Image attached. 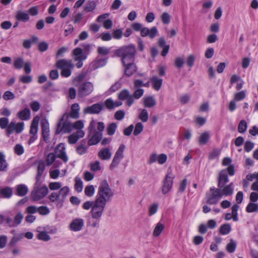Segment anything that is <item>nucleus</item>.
Wrapping results in <instances>:
<instances>
[{
  "mask_svg": "<svg viewBox=\"0 0 258 258\" xmlns=\"http://www.w3.org/2000/svg\"><path fill=\"white\" fill-rule=\"evenodd\" d=\"M160 17L164 24L167 25L169 24L170 22V16L167 12H163Z\"/></svg>",
  "mask_w": 258,
  "mask_h": 258,
  "instance_id": "57",
  "label": "nucleus"
},
{
  "mask_svg": "<svg viewBox=\"0 0 258 258\" xmlns=\"http://www.w3.org/2000/svg\"><path fill=\"white\" fill-rule=\"evenodd\" d=\"M165 228L164 224L160 222L157 223L153 231V236L158 237Z\"/></svg>",
  "mask_w": 258,
  "mask_h": 258,
  "instance_id": "35",
  "label": "nucleus"
},
{
  "mask_svg": "<svg viewBox=\"0 0 258 258\" xmlns=\"http://www.w3.org/2000/svg\"><path fill=\"white\" fill-rule=\"evenodd\" d=\"M7 167V163L4 155L0 152V171H5Z\"/></svg>",
  "mask_w": 258,
  "mask_h": 258,
  "instance_id": "54",
  "label": "nucleus"
},
{
  "mask_svg": "<svg viewBox=\"0 0 258 258\" xmlns=\"http://www.w3.org/2000/svg\"><path fill=\"white\" fill-rule=\"evenodd\" d=\"M102 109V105L100 104L96 103L85 108L83 112L85 114H96L99 113Z\"/></svg>",
  "mask_w": 258,
  "mask_h": 258,
  "instance_id": "22",
  "label": "nucleus"
},
{
  "mask_svg": "<svg viewBox=\"0 0 258 258\" xmlns=\"http://www.w3.org/2000/svg\"><path fill=\"white\" fill-rule=\"evenodd\" d=\"M136 53V48L132 44L122 46L114 51L115 55L120 58L122 64L135 62Z\"/></svg>",
  "mask_w": 258,
  "mask_h": 258,
  "instance_id": "1",
  "label": "nucleus"
},
{
  "mask_svg": "<svg viewBox=\"0 0 258 258\" xmlns=\"http://www.w3.org/2000/svg\"><path fill=\"white\" fill-rule=\"evenodd\" d=\"M37 164V174L36 176V181H41L40 178L42 176L45 169V164L43 160H40L36 162Z\"/></svg>",
  "mask_w": 258,
  "mask_h": 258,
  "instance_id": "28",
  "label": "nucleus"
},
{
  "mask_svg": "<svg viewBox=\"0 0 258 258\" xmlns=\"http://www.w3.org/2000/svg\"><path fill=\"white\" fill-rule=\"evenodd\" d=\"M124 68V74L127 76H131L137 71V67L135 62L122 64Z\"/></svg>",
  "mask_w": 258,
  "mask_h": 258,
  "instance_id": "30",
  "label": "nucleus"
},
{
  "mask_svg": "<svg viewBox=\"0 0 258 258\" xmlns=\"http://www.w3.org/2000/svg\"><path fill=\"white\" fill-rule=\"evenodd\" d=\"M29 105H30V107L31 109L34 112L38 111L39 110L40 108V104L37 101H32L30 103Z\"/></svg>",
  "mask_w": 258,
  "mask_h": 258,
  "instance_id": "64",
  "label": "nucleus"
},
{
  "mask_svg": "<svg viewBox=\"0 0 258 258\" xmlns=\"http://www.w3.org/2000/svg\"><path fill=\"white\" fill-rule=\"evenodd\" d=\"M80 106L79 104H73L71 106V110L69 115L73 118H78L79 117Z\"/></svg>",
  "mask_w": 258,
  "mask_h": 258,
  "instance_id": "37",
  "label": "nucleus"
},
{
  "mask_svg": "<svg viewBox=\"0 0 258 258\" xmlns=\"http://www.w3.org/2000/svg\"><path fill=\"white\" fill-rule=\"evenodd\" d=\"M143 104L145 107L151 108L156 104V101L154 96H147L143 99Z\"/></svg>",
  "mask_w": 258,
  "mask_h": 258,
  "instance_id": "33",
  "label": "nucleus"
},
{
  "mask_svg": "<svg viewBox=\"0 0 258 258\" xmlns=\"http://www.w3.org/2000/svg\"><path fill=\"white\" fill-rule=\"evenodd\" d=\"M218 180V186L219 188H222L229 181L226 170H222L219 172Z\"/></svg>",
  "mask_w": 258,
  "mask_h": 258,
  "instance_id": "24",
  "label": "nucleus"
},
{
  "mask_svg": "<svg viewBox=\"0 0 258 258\" xmlns=\"http://www.w3.org/2000/svg\"><path fill=\"white\" fill-rule=\"evenodd\" d=\"M31 112L29 109L25 108L20 110L17 114V116L22 120H27L30 118Z\"/></svg>",
  "mask_w": 258,
  "mask_h": 258,
  "instance_id": "32",
  "label": "nucleus"
},
{
  "mask_svg": "<svg viewBox=\"0 0 258 258\" xmlns=\"http://www.w3.org/2000/svg\"><path fill=\"white\" fill-rule=\"evenodd\" d=\"M89 167L90 170L94 172L99 171L102 169L100 162L98 160H96L94 162L90 163Z\"/></svg>",
  "mask_w": 258,
  "mask_h": 258,
  "instance_id": "41",
  "label": "nucleus"
},
{
  "mask_svg": "<svg viewBox=\"0 0 258 258\" xmlns=\"http://www.w3.org/2000/svg\"><path fill=\"white\" fill-rule=\"evenodd\" d=\"M236 247V243L233 239H230V242L226 245V250L230 253L233 252Z\"/></svg>",
  "mask_w": 258,
  "mask_h": 258,
  "instance_id": "51",
  "label": "nucleus"
},
{
  "mask_svg": "<svg viewBox=\"0 0 258 258\" xmlns=\"http://www.w3.org/2000/svg\"><path fill=\"white\" fill-rule=\"evenodd\" d=\"M24 128V123L23 122L15 123L13 121H11L7 128V133L9 135L12 134L14 132L19 134L22 132Z\"/></svg>",
  "mask_w": 258,
  "mask_h": 258,
  "instance_id": "12",
  "label": "nucleus"
},
{
  "mask_svg": "<svg viewBox=\"0 0 258 258\" xmlns=\"http://www.w3.org/2000/svg\"><path fill=\"white\" fill-rule=\"evenodd\" d=\"M49 200L56 204V206L60 208L63 205V202L61 200L57 192H53L51 193L48 196Z\"/></svg>",
  "mask_w": 258,
  "mask_h": 258,
  "instance_id": "31",
  "label": "nucleus"
},
{
  "mask_svg": "<svg viewBox=\"0 0 258 258\" xmlns=\"http://www.w3.org/2000/svg\"><path fill=\"white\" fill-rule=\"evenodd\" d=\"M84 127V122L82 120H79L73 123V129L77 131H83L82 129Z\"/></svg>",
  "mask_w": 258,
  "mask_h": 258,
  "instance_id": "53",
  "label": "nucleus"
},
{
  "mask_svg": "<svg viewBox=\"0 0 258 258\" xmlns=\"http://www.w3.org/2000/svg\"><path fill=\"white\" fill-rule=\"evenodd\" d=\"M85 194L88 197L93 196L95 193V187L93 185H87L84 190Z\"/></svg>",
  "mask_w": 258,
  "mask_h": 258,
  "instance_id": "50",
  "label": "nucleus"
},
{
  "mask_svg": "<svg viewBox=\"0 0 258 258\" xmlns=\"http://www.w3.org/2000/svg\"><path fill=\"white\" fill-rule=\"evenodd\" d=\"M42 134L43 140L45 142H47L49 139V126L47 119H44L41 122Z\"/></svg>",
  "mask_w": 258,
  "mask_h": 258,
  "instance_id": "19",
  "label": "nucleus"
},
{
  "mask_svg": "<svg viewBox=\"0 0 258 258\" xmlns=\"http://www.w3.org/2000/svg\"><path fill=\"white\" fill-rule=\"evenodd\" d=\"M130 95V92L127 90L123 89L119 93L118 97L120 100H124L128 98Z\"/></svg>",
  "mask_w": 258,
  "mask_h": 258,
  "instance_id": "55",
  "label": "nucleus"
},
{
  "mask_svg": "<svg viewBox=\"0 0 258 258\" xmlns=\"http://www.w3.org/2000/svg\"><path fill=\"white\" fill-rule=\"evenodd\" d=\"M251 190H253L249 196V199L251 202H256L258 201V181H255L251 186Z\"/></svg>",
  "mask_w": 258,
  "mask_h": 258,
  "instance_id": "29",
  "label": "nucleus"
},
{
  "mask_svg": "<svg viewBox=\"0 0 258 258\" xmlns=\"http://www.w3.org/2000/svg\"><path fill=\"white\" fill-rule=\"evenodd\" d=\"M113 196V191L110 187L107 181L106 180L101 181L95 200L106 205L107 202L111 200Z\"/></svg>",
  "mask_w": 258,
  "mask_h": 258,
  "instance_id": "2",
  "label": "nucleus"
},
{
  "mask_svg": "<svg viewBox=\"0 0 258 258\" xmlns=\"http://www.w3.org/2000/svg\"><path fill=\"white\" fill-rule=\"evenodd\" d=\"M72 56L75 61L78 62L76 66L78 68H81L83 65V61L87 57V54L84 53L83 49L80 47L75 48L72 51Z\"/></svg>",
  "mask_w": 258,
  "mask_h": 258,
  "instance_id": "9",
  "label": "nucleus"
},
{
  "mask_svg": "<svg viewBox=\"0 0 258 258\" xmlns=\"http://www.w3.org/2000/svg\"><path fill=\"white\" fill-rule=\"evenodd\" d=\"M75 189L78 192H80L82 191L83 188V183L81 179L79 177H76L75 178Z\"/></svg>",
  "mask_w": 258,
  "mask_h": 258,
  "instance_id": "44",
  "label": "nucleus"
},
{
  "mask_svg": "<svg viewBox=\"0 0 258 258\" xmlns=\"http://www.w3.org/2000/svg\"><path fill=\"white\" fill-rule=\"evenodd\" d=\"M91 137L88 142L89 146H93L97 144L101 140L103 133L101 132H89Z\"/></svg>",
  "mask_w": 258,
  "mask_h": 258,
  "instance_id": "18",
  "label": "nucleus"
},
{
  "mask_svg": "<svg viewBox=\"0 0 258 258\" xmlns=\"http://www.w3.org/2000/svg\"><path fill=\"white\" fill-rule=\"evenodd\" d=\"M98 157L103 161H107L111 159L112 152L109 147L101 148L97 153Z\"/></svg>",
  "mask_w": 258,
  "mask_h": 258,
  "instance_id": "16",
  "label": "nucleus"
},
{
  "mask_svg": "<svg viewBox=\"0 0 258 258\" xmlns=\"http://www.w3.org/2000/svg\"><path fill=\"white\" fill-rule=\"evenodd\" d=\"M158 207V204L156 203L150 205L148 208L149 216H151L155 215L157 212Z\"/></svg>",
  "mask_w": 258,
  "mask_h": 258,
  "instance_id": "47",
  "label": "nucleus"
},
{
  "mask_svg": "<svg viewBox=\"0 0 258 258\" xmlns=\"http://www.w3.org/2000/svg\"><path fill=\"white\" fill-rule=\"evenodd\" d=\"M246 211L248 213L258 212V203H249L246 207Z\"/></svg>",
  "mask_w": 258,
  "mask_h": 258,
  "instance_id": "46",
  "label": "nucleus"
},
{
  "mask_svg": "<svg viewBox=\"0 0 258 258\" xmlns=\"http://www.w3.org/2000/svg\"><path fill=\"white\" fill-rule=\"evenodd\" d=\"M153 88L156 91L159 90L162 86L163 80L158 78L157 76H153L151 79Z\"/></svg>",
  "mask_w": 258,
  "mask_h": 258,
  "instance_id": "36",
  "label": "nucleus"
},
{
  "mask_svg": "<svg viewBox=\"0 0 258 258\" xmlns=\"http://www.w3.org/2000/svg\"><path fill=\"white\" fill-rule=\"evenodd\" d=\"M56 159V156L54 153H49L46 157V165L48 166H51L53 164Z\"/></svg>",
  "mask_w": 258,
  "mask_h": 258,
  "instance_id": "49",
  "label": "nucleus"
},
{
  "mask_svg": "<svg viewBox=\"0 0 258 258\" xmlns=\"http://www.w3.org/2000/svg\"><path fill=\"white\" fill-rule=\"evenodd\" d=\"M105 206V204L95 200L94 201L93 206L91 211L92 218L95 220H100L103 215Z\"/></svg>",
  "mask_w": 258,
  "mask_h": 258,
  "instance_id": "7",
  "label": "nucleus"
},
{
  "mask_svg": "<svg viewBox=\"0 0 258 258\" xmlns=\"http://www.w3.org/2000/svg\"><path fill=\"white\" fill-rule=\"evenodd\" d=\"M16 18L18 21L25 22L29 20L30 17L26 12L20 11L17 12Z\"/></svg>",
  "mask_w": 258,
  "mask_h": 258,
  "instance_id": "38",
  "label": "nucleus"
},
{
  "mask_svg": "<svg viewBox=\"0 0 258 258\" xmlns=\"http://www.w3.org/2000/svg\"><path fill=\"white\" fill-rule=\"evenodd\" d=\"M60 174V171L57 169H54L51 167L49 170L50 177L52 179H57Z\"/></svg>",
  "mask_w": 258,
  "mask_h": 258,
  "instance_id": "56",
  "label": "nucleus"
},
{
  "mask_svg": "<svg viewBox=\"0 0 258 258\" xmlns=\"http://www.w3.org/2000/svg\"><path fill=\"white\" fill-rule=\"evenodd\" d=\"M96 4L93 1H89L84 7V11L86 12H93L96 8Z\"/></svg>",
  "mask_w": 258,
  "mask_h": 258,
  "instance_id": "42",
  "label": "nucleus"
},
{
  "mask_svg": "<svg viewBox=\"0 0 258 258\" xmlns=\"http://www.w3.org/2000/svg\"><path fill=\"white\" fill-rule=\"evenodd\" d=\"M158 29L156 27H153L149 29L144 27L141 30V35L143 37L149 36L150 38H154L158 35Z\"/></svg>",
  "mask_w": 258,
  "mask_h": 258,
  "instance_id": "20",
  "label": "nucleus"
},
{
  "mask_svg": "<svg viewBox=\"0 0 258 258\" xmlns=\"http://www.w3.org/2000/svg\"><path fill=\"white\" fill-rule=\"evenodd\" d=\"M247 123L244 120H241L238 126V132L240 133H244L247 129Z\"/></svg>",
  "mask_w": 258,
  "mask_h": 258,
  "instance_id": "63",
  "label": "nucleus"
},
{
  "mask_svg": "<svg viewBox=\"0 0 258 258\" xmlns=\"http://www.w3.org/2000/svg\"><path fill=\"white\" fill-rule=\"evenodd\" d=\"M106 63V59L104 58H97L92 61L89 66L91 70H95L100 67L104 66Z\"/></svg>",
  "mask_w": 258,
  "mask_h": 258,
  "instance_id": "26",
  "label": "nucleus"
},
{
  "mask_svg": "<svg viewBox=\"0 0 258 258\" xmlns=\"http://www.w3.org/2000/svg\"><path fill=\"white\" fill-rule=\"evenodd\" d=\"M210 134L208 132L203 133L199 137V142L200 145H205L210 139Z\"/></svg>",
  "mask_w": 258,
  "mask_h": 258,
  "instance_id": "43",
  "label": "nucleus"
},
{
  "mask_svg": "<svg viewBox=\"0 0 258 258\" xmlns=\"http://www.w3.org/2000/svg\"><path fill=\"white\" fill-rule=\"evenodd\" d=\"M62 184L58 181H55L50 182L49 184L48 187L51 190H56L61 187Z\"/></svg>",
  "mask_w": 258,
  "mask_h": 258,
  "instance_id": "58",
  "label": "nucleus"
},
{
  "mask_svg": "<svg viewBox=\"0 0 258 258\" xmlns=\"http://www.w3.org/2000/svg\"><path fill=\"white\" fill-rule=\"evenodd\" d=\"M55 153L57 156L64 162H68L69 158L66 152L65 145L63 143L59 144L55 149Z\"/></svg>",
  "mask_w": 258,
  "mask_h": 258,
  "instance_id": "14",
  "label": "nucleus"
},
{
  "mask_svg": "<svg viewBox=\"0 0 258 258\" xmlns=\"http://www.w3.org/2000/svg\"><path fill=\"white\" fill-rule=\"evenodd\" d=\"M218 189H220L222 197L223 196L228 197L232 196L234 191L233 183L231 182L228 185H224L222 188H219Z\"/></svg>",
  "mask_w": 258,
  "mask_h": 258,
  "instance_id": "25",
  "label": "nucleus"
},
{
  "mask_svg": "<svg viewBox=\"0 0 258 258\" xmlns=\"http://www.w3.org/2000/svg\"><path fill=\"white\" fill-rule=\"evenodd\" d=\"M23 217V214L21 212H18L15 216L14 220H12L10 217H7L6 219V221L9 226L16 227L21 223Z\"/></svg>",
  "mask_w": 258,
  "mask_h": 258,
  "instance_id": "17",
  "label": "nucleus"
},
{
  "mask_svg": "<svg viewBox=\"0 0 258 258\" xmlns=\"http://www.w3.org/2000/svg\"><path fill=\"white\" fill-rule=\"evenodd\" d=\"M28 189L26 185L24 184H20L17 186V194L20 196H24L27 194Z\"/></svg>",
  "mask_w": 258,
  "mask_h": 258,
  "instance_id": "45",
  "label": "nucleus"
},
{
  "mask_svg": "<svg viewBox=\"0 0 258 258\" xmlns=\"http://www.w3.org/2000/svg\"><path fill=\"white\" fill-rule=\"evenodd\" d=\"M139 118L143 122H147L149 118L148 111L146 109H141V112L139 115Z\"/></svg>",
  "mask_w": 258,
  "mask_h": 258,
  "instance_id": "52",
  "label": "nucleus"
},
{
  "mask_svg": "<svg viewBox=\"0 0 258 258\" xmlns=\"http://www.w3.org/2000/svg\"><path fill=\"white\" fill-rule=\"evenodd\" d=\"M105 105L108 109H112L121 106L122 102L120 101H114L112 99L109 98L105 101Z\"/></svg>",
  "mask_w": 258,
  "mask_h": 258,
  "instance_id": "34",
  "label": "nucleus"
},
{
  "mask_svg": "<svg viewBox=\"0 0 258 258\" xmlns=\"http://www.w3.org/2000/svg\"><path fill=\"white\" fill-rule=\"evenodd\" d=\"M173 185V179L167 175L165 179L162 188V192L163 194L166 195L168 193L171 189Z\"/></svg>",
  "mask_w": 258,
  "mask_h": 258,
  "instance_id": "21",
  "label": "nucleus"
},
{
  "mask_svg": "<svg viewBox=\"0 0 258 258\" xmlns=\"http://www.w3.org/2000/svg\"><path fill=\"white\" fill-rule=\"evenodd\" d=\"M84 136L85 132L84 131H76V132L68 137V143L70 144H75L80 138H83Z\"/></svg>",
  "mask_w": 258,
  "mask_h": 258,
  "instance_id": "23",
  "label": "nucleus"
},
{
  "mask_svg": "<svg viewBox=\"0 0 258 258\" xmlns=\"http://www.w3.org/2000/svg\"><path fill=\"white\" fill-rule=\"evenodd\" d=\"M222 198L220 189L211 187L210 192L207 194V203L210 205H215L218 203L219 201Z\"/></svg>",
  "mask_w": 258,
  "mask_h": 258,
  "instance_id": "8",
  "label": "nucleus"
},
{
  "mask_svg": "<svg viewBox=\"0 0 258 258\" xmlns=\"http://www.w3.org/2000/svg\"><path fill=\"white\" fill-rule=\"evenodd\" d=\"M125 149V146L123 144H121L117 151H116L111 163L109 165V168L111 171L114 170L119 165L121 160L124 157L123 152Z\"/></svg>",
  "mask_w": 258,
  "mask_h": 258,
  "instance_id": "6",
  "label": "nucleus"
},
{
  "mask_svg": "<svg viewBox=\"0 0 258 258\" xmlns=\"http://www.w3.org/2000/svg\"><path fill=\"white\" fill-rule=\"evenodd\" d=\"M104 128L105 125L103 122L93 119L90 122L88 130L89 132H101L102 133Z\"/></svg>",
  "mask_w": 258,
  "mask_h": 258,
  "instance_id": "15",
  "label": "nucleus"
},
{
  "mask_svg": "<svg viewBox=\"0 0 258 258\" xmlns=\"http://www.w3.org/2000/svg\"><path fill=\"white\" fill-rule=\"evenodd\" d=\"M246 95L245 92L244 91H242L236 93L234 94V100L235 101H239L244 99L245 98Z\"/></svg>",
  "mask_w": 258,
  "mask_h": 258,
  "instance_id": "61",
  "label": "nucleus"
},
{
  "mask_svg": "<svg viewBox=\"0 0 258 258\" xmlns=\"http://www.w3.org/2000/svg\"><path fill=\"white\" fill-rule=\"evenodd\" d=\"M61 200L63 202L70 192V188L68 186H64L57 191Z\"/></svg>",
  "mask_w": 258,
  "mask_h": 258,
  "instance_id": "39",
  "label": "nucleus"
},
{
  "mask_svg": "<svg viewBox=\"0 0 258 258\" xmlns=\"http://www.w3.org/2000/svg\"><path fill=\"white\" fill-rule=\"evenodd\" d=\"M24 64V60L22 58H17L14 61V67L17 69H21Z\"/></svg>",
  "mask_w": 258,
  "mask_h": 258,
  "instance_id": "60",
  "label": "nucleus"
},
{
  "mask_svg": "<svg viewBox=\"0 0 258 258\" xmlns=\"http://www.w3.org/2000/svg\"><path fill=\"white\" fill-rule=\"evenodd\" d=\"M117 126L116 123L114 122H112L108 124L106 128L107 134L109 136H112L114 135L116 130Z\"/></svg>",
  "mask_w": 258,
  "mask_h": 258,
  "instance_id": "48",
  "label": "nucleus"
},
{
  "mask_svg": "<svg viewBox=\"0 0 258 258\" xmlns=\"http://www.w3.org/2000/svg\"><path fill=\"white\" fill-rule=\"evenodd\" d=\"M94 90L93 84L89 82L81 84L78 87V94L84 97L91 94Z\"/></svg>",
  "mask_w": 258,
  "mask_h": 258,
  "instance_id": "10",
  "label": "nucleus"
},
{
  "mask_svg": "<svg viewBox=\"0 0 258 258\" xmlns=\"http://www.w3.org/2000/svg\"><path fill=\"white\" fill-rule=\"evenodd\" d=\"M57 231V228L53 225H46L44 227H39L36 230L37 233L36 237L40 240L48 241L51 239L49 234H55Z\"/></svg>",
  "mask_w": 258,
  "mask_h": 258,
  "instance_id": "4",
  "label": "nucleus"
},
{
  "mask_svg": "<svg viewBox=\"0 0 258 258\" xmlns=\"http://www.w3.org/2000/svg\"><path fill=\"white\" fill-rule=\"evenodd\" d=\"M3 97L5 100L8 101L14 99L15 98V95L12 92L7 91L3 94Z\"/></svg>",
  "mask_w": 258,
  "mask_h": 258,
  "instance_id": "59",
  "label": "nucleus"
},
{
  "mask_svg": "<svg viewBox=\"0 0 258 258\" xmlns=\"http://www.w3.org/2000/svg\"><path fill=\"white\" fill-rule=\"evenodd\" d=\"M55 66L58 69L61 70V76L66 78L71 76L72 70L74 67L71 60L64 59L57 61Z\"/></svg>",
  "mask_w": 258,
  "mask_h": 258,
  "instance_id": "5",
  "label": "nucleus"
},
{
  "mask_svg": "<svg viewBox=\"0 0 258 258\" xmlns=\"http://www.w3.org/2000/svg\"><path fill=\"white\" fill-rule=\"evenodd\" d=\"M84 226V221L83 219L76 218L71 221L69 224V229L74 232L81 231Z\"/></svg>",
  "mask_w": 258,
  "mask_h": 258,
  "instance_id": "13",
  "label": "nucleus"
},
{
  "mask_svg": "<svg viewBox=\"0 0 258 258\" xmlns=\"http://www.w3.org/2000/svg\"><path fill=\"white\" fill-rule=\"evenodd\" d=\"M39 120L40 117L38 115H36L33 118L31 122L29 132L31 135H37L38 131Z\"/></svg>",
  "mask_w": 258,
  "mask_h": 258,
  "instance_id": "27",
  "label": "nucleus"
},
{
  "mask_svg": "<svg viewBox=\"0 0 258 258\" xmlns=\"http://www.w3.org/2000/svg\"><path fill=\"white\" fill-rule=\"evenodd\" d=\"M13 194L12 189L10 187H7L0 189V197L4 198H9Z\"/></svg>",
  "mask_w": 258,
  "mask_h": 258,
  "instance_id": "40",
  "label": "nucleus"
},
{
  "mask_svg": "<svg viewBox=\"0 0 258 258\" xmlns=\"http://www.w3.org/2000/svg\"><path fill=\"white\" fill-rule=\"evenodd\" d=\"M48 193V189L45 185L42 184L41 181H36L31 194V198L34 201H38L44 198Z\"/></svg>",
  "mask_w": 258,
  "mask_h": 258,
  "instance_id": "3",
  "label": "nucleus"
},
{
  "mask_svg": "<svg viewBox=\"0 0 258 258\" xmlns=\"http://www.w3.org/2000/svg\"><path fill=\"white\" fill-rule=\"evenodd\" d=\"M231 231V226L229 224H224L221 226L220 232L223 235L228 234Z\"/></svg>",
  "mask_w": 258,
  "mask_h": 258,
  "instance_id": "62",
  "label": "nucleus"
},
{
  "mask_svg": "<svg viewBox=\"0 0 258 258\" xmlns=\"http://www.w3.org/2000/svg\"><path fill=\"white\" fill-rule=\"evenodd\" d=\"M66 114H64L58 123V129L56 131V133L58 134L60 132L62 131L65 133H70L73 130V123L70 122H67L64 120V117Z\"/></svg>",
  "mask_w": 258,
  "mask_h": 258,
  "instance_id": "11",
  "label": "nucleus"
}]
</instances>
